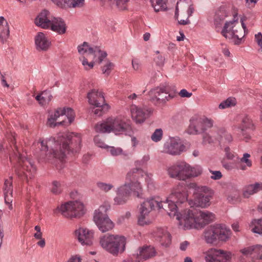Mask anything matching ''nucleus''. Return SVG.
Listing matches in <instances>:
<instances>
[{"mask_svg": "<svg viewBox=\"0 0 262 262\" xmlns=\"http://www.w3.org/2000/svg\"><path fill=\"white\" fill-rule=\"evenodd\" d=\"M165 152L171 155H179L185 150V146L178 138L171 139L164 146Z\"/></svg>", "mask_w": 262, "mask_h": 262, "instance_id": "f3484780", "label": "nucleus"}, {"mask_svg": "<svg viewBox=\"0 0 262 262\" xmlns=\"http://www.w3.org/2000/svg\"><path fill=\"white\" fill-rule=\"evenodd\" d=\"M154 60L158 66H162L164 64L165 59L160 55H157L156 57L154 58Z\"/></svg>", "mask_w": 262, "mask_h": 262, "instance_id": "4d7b16f0", "label": "nucleus"}, {"mask_svg": "<svg viewBox=\"0 0 262 262\" xmlns=\"http://www.w3.org/2000/svg\"><path fill=\"white\" fill-rule=\"evenodd\" d=\"M156 250L153 247L144 246L140 248L136 254V258L138 262H141L155 256Z\"/></svg>", "mask_w": 262, "mask_h": 262, "instance_id": "4be33fe9", "label": "nucleus"}, {"mask_svg": "<svg viewBox=\"0 0 262 262\" xmlns=\"http://www.w3.org/2000/svg\"><path fill=\"white\" fill-rule=\"evenodd\" d=\"M81 258L79 255H72L67 262H81Z\"/></svg>", "mask_w": 262, "mask_h": 262, "instance_id": "bf43d9fd", "label": "nucleus"}, {"mask_svg": "<svg viewBox=\"0 0 262 262\" xmlns=\"http://www.w3.org/2000/svg\"><path fill=\"white\" fill-rule=\"evenodd\" d=\"M35 43L36 49L38 51H46L51 45L46 35L42 32L37 33L35 37Z\"/></svg>", "mask_w": 262, "mask_h": 262, "instance_id": "bb28decb", "label": "nucleus"}, {"mask_svg": "<svg viewBox=\"0 0 262 262\" xmlns=\"http://www.w3.org/2000/svg\"><path fill=\"white\" fill-rule=\"evenodd\" d=\"M99 243L104 250L113 255L115 254V235L106 234L101 236Z\"/></svg>", "mask_w": 262, "mask_h": 262, "instance_id": "aec40b11", "label": "nucleus"}, {"mask_svg": "<svg viewBox=\"0 0 262 262\" xmlns=\"http://www.w3.org/2000/svg\"><path fill=\"white\" fill-rule=\"evenodd\" d=\"M126 243L124 236L116 235V255L121 254L125 251Z\"/></svg>", "mask_w": 262, "mask_h": 262, "instance_id": "f704fd0d", "label": "nucleus"}, {"mask_svg": "<svg viewBox=\"0 0 262 262\" xmlns=\"http://www.w3.org/2000/svg\"><path fill=\"white\" fill-rule=\"evenodd\" d=\"M238 128L243 135L246 134L247 132L254 130V125L251 118L248 115L244 116Z\"/></svg>", "mask_w": 262, "mask_h": 262, "instance_id": "c756f323", "label": "nucleus"}, {"mask_svg": "<svg viewBox=\"0 0 262 262\" xmlns=\"http://www.w3.org/2000/svg\"><path fill=\"white\" fill-rule=\"evenodd\" d=\"M132 134H131V136H130L131 137L132 144L133 146L136 147L138 144V141L135 137L132 136Z\"/></svg>", "mask_w": 262, "mask_h": 262, "instance_id": "69168bd1", "label": "nucleus"}, {"mask_svg": "<svg viewBox=\"0 0 262 262\" xmlns=\"http://www.w3.org/2000/svg\"><path fill=\"white\" fill-rule=\"evenodd\" d=\"M113 66V64L109 61H107L105 66L102 68V72L106 75H108L111 71V69Z\"/></svg>", "mask_w": 262, "mask_h": 262, "instance_id": "603ef678", "label": "nucleus"}, {"mask_svg": "<svg viewBox=\"0 0 262 262\" xmlns=\"http://www.w3.org/2000/svg\"><path fill=\"white\" fill-rule=\"evenodd\" d=\"M200 168L191 167L185 162H179L169 167L167 172L170 178L179 180L185 181L191 178L197 177L202 173Z\"/></svg>", "mask_w": 262, "mask_h": 262, "instance_id": "39448f33", "label": "nucleus"}, {"mask_svg": "<svg viewBox=\"0 0 262 262\" xmlns=\"http://www.w3.org/2000/svg\"><path fill=\"white\" fill-rule=\"evenodd\" d=\"M163 130L161 128L156 129L151 136V140L155 142L161 140L163 137Z\"/></svg>", "mask_w": 262, "mask_h": 262, "instance_id": "de8ad7c7", "label": "nucleus"}, {"mask_svg": "<svg viewBox=\"0 0 262 262\" xmlns=\"http://www.w3.org/2000/svg\"><path fill=\"white\" fill-rule=\"evenodd\" d=\"M133 133L129 120L124 116H118L116 118V135L124 134L131 136Z\"/></svg>", "mask_w": 262, "mask_h": 262, "instance_id": "dca6fc26", "label": "nucleus"}, {"mask_svg": "<svg viewBox=\"0 0 262 262\" xmlns=\"http://www.w3.org/2000/svg\"><path fill=\"white\" fill-rule=\"evenodd\" d=\"M52 96L48 93L44 92L41 94L38 95L36 96V99L41 105L45 104L47 102H49L51 99Z\"/></svg>", "mask_w": 262, "mask_h": 262, "instance_id": "79ce46f5", "label": "nucleus"}, {"mask_svg": "<svg viewBox=\"0 0 262 262\" xmlns=\"http://www.w3.org/2000/svg\"><path fill=\"white\" fill-rule=\"evenodd\" d=\"M81 137L79 134L71 133L66 135H59L57 140L55 138L47 140L40 139L41 152H45V156L40 155V159L49 160L52 157L62 159L66 152H76L81 148Z\"/></svg>", "mask_w": 262, "mask_h": 262, "instance_id": "f03ea898", "label": "nucleus"}, {"mask_svg": "<svg viewBox=\"0 0 262 262\" xmlns=\"http://www.w3.org/2000/svg\"><path fill=\"white\" fill-rule=\"evenodd\" d=\"M187 199V196L185 192L173 190L165 201H159L154 198L146 200L141 205L138 224L141 226L148 224L149 222L146 221V216L156 208H163L171 217L176 216V219L179 221V225L184 230L200 229L214 220L215 216L213 213L207 211H202L192 207L179 214L176 204L183 203Z\"/></svg>", "mask_w": 262, "mask_h": 262, "instance_id": "f257e3e1", "label": "nucleus"}, {"mask_svg": "<svg viewBox=\"0 0 262 262\" xmlns=\"http://www.w3.org/2000/svg\"><path fill=\"white\" fill-rule=\"evenodd\" d=\"M220 139H219L220 142L229 143L232 141V137L231 135L227 132L224 129H221L219 131Z\"/></svg>", "mask_w": 262, "mask_h": 262, "instance_id": "a19ab883", "label": "nucleus"}, {"mask_svg": "<svg viewBox=\"0 0 262 262\" xmlns=\"http://www.w3.org/2000/svg\"><path fill=\"white\" fill-rule=\"evenodd\" d=\"M236 99L234 98L229 97L219 104V108L220 109H225L233 106L236 104Z\"/></svg>", "mask_w": 262, "mask_h": 262, "instance_id": "37998d69", "label": "nucleus"}, {"mask_svg": "<svg viewBox=\"0 0 262 262\" xmlns=\"http://www.w3.org/2000/svg\"><path fill=\"white\" fill-rule=\"evenodd\" d=\"M203 123L204 124V126L205 128V131L211 127H212L213 125V120L210 118H208L207 117L202 118Z\"/></svg>", "mask_w": 262, "mask_h": 262, "instance_id": "3c124183", "label": "nucleus"}, {"mask_svg": "<svg viewBox=\"0 0 262 262\" xmlns=\"http://www.w3.org/2000/svg\"><path fill=\"white\" fill-rule=\"evenodd\" d=\"M227 16V13L224 10L220 9L217 10L214 16V25L216 27H220Z\"/></svg>", "mask_w": 262, "mask_h": 262, "instance_id": "4c0bfd02", "label": "nucleus"}, {"mask_svg": "<svg viewBox=\"0 0 262 262\" xmlns=\"http://www.w3.org/2000/svg\"><path fill=\"white\" fill-rule=\"evenodd\" d=\"M150 3L156 12L167 9V5L164 0H150Z\"/></svg>", "mask_w": 262, "mask_h": 262, "instance_id": "e433bc0d", "label": "nucleus"}, {"mask_svg": "<svg viewBox=\"0 0 262 262\" xmlns=\"http://www.w3.org/2000/svg\"><path fill=\"white\" fill-rule=\"evenodd\" d=\"M250 157V155L248 153H245L243 155V157L241 159L240 161L242 163H245L246 166H242L240 168L243 170L246 169V166L250 167L252 166V162L249 158Z\"/></svg>", "mask_w": 262, "mask_h": 262, "instance_id": "49530a36", "label": "nucleus"}, {"mask_svg": "<svg viewBox=\"0 0 262 262\" xmlns=\"http://www.w3.org/2000/svg\"><path fill=\"white\" fill-rule=\"evenodd\" d=\"M62 186L61 183L54 181L52 183L51 192L54 194H59L62 191Z\"/></svg>", "mask_w": 262, "mask_h": 262, "instance_id": "a18cd8bd", "label": "nucleus"}, {"mask_svg": "<svg viewBox=\"0 0 262 262\" xmlns=\"http://www.w3.org/2000/svg\"><path fill=\"white\" fill-rule=\"evenodd\" d=\"M144 178L147 184L151 181V174L139 168H135L128 172L126 176L125 184L118 188L116 197V204H121L125 202L127 197L133 192L138 198H142V188L138 182L139 178Z\"/></svg>", "mask_w": 262, "mask_h": 262, "instance_id": "7ed1b4c3", "label": "nucleus"}, {"mask_svg": "<svg viewBox=\"0 0 262 262\" xmlns=\"http://www.w3.org/2000/svg\"><path fill=\"white\" fill-rule=\"evenodd\" d=\"M115 128V119L113 117L107 118L102 123H98L95 126V129L97 133H109Z\"/></svg>", "mask_w": 262, "mask_h": 262, "instance_id": "a878e982", "label": "nucleus"}, {"mask_svg": "<svg viewBox=\"0 0 262 262\" xmlns=\"http://www.w3.org/2000/svg\"><path fill=\"white\" fill-rule=\"evenodd\" d=\"M246 16L241 18L242 28H239V34H237L238 30L237 29V19H233L227 21L222 30L221 33L226 38L232 39L234 45H239L242 42V39L245 35L246 26L244 22L246 20Z\"/></svg>", "mask_w": 262, "mask_h": 262, "instance_id": "423d86ee", "label": "nucleus"}, {"mask_svg": "<svg viewBox=\"0 0 262 262\" xmlns=\"http://www.w3.org/2000/svg\"><path fill=\"white\" fill-rule=\"evenodd\" d=\"M225 155L226 157L228 160H232L234 161V158L235 156L234 155L233 153L230 151V149L229 147H226L225 149Z\"/></svg>", "mask_w": 262, "mask_h": 262, "instance_id": "5fc2aeb1", "label": "nucleus"}, {"mask_svg": "<svg viewBox=\"0 0 262 262\" xmlns=\"http://www.w3.org/2000/svg\"><path fill=\"white\" fill-rule=\"evenodd\" d=\"M96 186L99 190L104 192H107L114 187L113 184L102 182H98L96 183Z\"/></svg>", "mask_w": 262, "mask_h": 262, "instance_id": "c03bdc74", "label": "nucleus"}, {"mask_svg": "<svg viewBox=\"0 0 262 262\" xmlns=\"http://www.w3.org/2000/svg\"><path fill=\"white\" fill-rule=\"evenodd\" d=\"M110 107L105 102L98 106H94L92 112L97 116L100 117L107 112Z\"/></svg>", "mask_w": 262, "mask_h": 262, "instance_id": "c9c22d12", "label": "nucleus"}, {"mask_svg": "<svg viewBox=\"0 0 262 262\" xmlns=\"http://www.w3.org/2000/svg\"><path fill=\"white\" fill-rule=\"evenodd\" d=\"M95 144L101 148H104L107 149V151H109L111 155L113 156L115 155V148L113 146H107L105 143L101 140L99 136L95 137L94 139Z\"/></svg>", "mask_w": 262, "mask_h": 262, "instance_id": "ea45409f", "label": "nucleus"}, {"mask_svg": "<svg viewBox=\"0 0 262 262\" xmlns=\"http://www.w3.org/2000/svg\"><path fill=\"white\" fill-rule=\"evenodd\" d=\"M260 190V184L255 183L254 184H250L246 186L243 188V195L244 198H248L251 195L257 192Z\"/></svg>", "mask_w": 262, "mask_h": 262, "instance_id": "72a5a7b5", "label": "nucleus"}, {"mask_svg": "<svg viewBox=\"0 0 262 262\" xmlns=\"http://www.w3.org/2000/svg\"><path fill=\"white\" fill-rule=\"evenodd\" d=\"M204 236L207 244H214L218 243L214 225L210 226L205 230Z\"/></svg>", "mask_w": 262, "mask_h": 262, "instance_id": "473e14b6", "label": "nucleus"}, {"mask_svg": "<svg viewBox=\"0 0 262 262\" xmlns=\"http://www.w3.org/2000/svg\"><path fill=\"white\" fill-rule=\"evenodd\" d=\"M39 241L37 243V245L40 247L41 248L45 247L46 245V241L44 238H41V239H39Z\"/></svg>", "mask_w": 262, "mask_h": 262, "instance_id": "338daca9", "label": "nucleus"}, {"mask_svg": "<svg viewBox=\"0 0 262 262\" xmlns=\"http://www.w3.org/2000/svg\"><path fill=\"white\" fill-rule=\"evenodd\" d=\"M218 243H225L229 240L231 236V231L225 225H214Z\"/></svg>", "mask_w": 262, "mask_h": 262, "instance_id": "412c9836", "label": "nucleus"}, {"mask_svg": "<svg viewBox=\"0 0 262 262\" xmlns=\"http://www.w3.org/2000/svg\"><path fill=\"white\" fill-rule=\"evenodd\" d=\"M16 151L10 157L11 161H16L17 165L16 167V172L19 177H25L27 179H31L35 171L36 167L31 161L23 157L16 147Z\"/></svg>", "mask_w": 262, "mask_h": 262, "instance_id": "0eeeda50", "label": "nucleus"}, {"mask_svg": "<svg viewBox=\"0 0 262 262\" xmlns=\"http://www.w3.org/2000/svg\"><path fill=\"white\" fill-rule=\"evenodd\" d=\"M76 238L83 246H91L94 239V232L86 228H79L75 231Z\"/></svg>", "mask_w": 262, "mask_h": 262, "instance_id": "2eb2a0df", "label": "nucleus"}, {"mask_svg": "<svg viewBox=\"0 0 262 262\" xmlns=\"http://www.w3.org/2000/svg\"><path fill=\"white\" fill-rule=\"evenodd\" d=\"M106 208L104 206H101L98 210H95L93 220L98 229L102 232H105L114 228L113 222L103 212H105Z\"/></svg>", "mask_w": 262, "mask_h": 262, "instance_id": "1a4fd4ad", "label": "nucleus"}, {"mask_svg": "<svg viewBox=\"0 0 262 262\" xmlns=\"http://www.w3.org/2000/svg\"><path fill=\"white\" fill-rule=\"evenodd\" d=\"M192 93L188 92L185 89H182L179 92V95L183 98H190L192 96Z\"/></svg>", "mask_w": 262, "mask_h": 262, "instance_id": "13d9d810", "label": "nucleus"}, {"mask_svg": "<svg viewBox=\"0 0 262 262\" xmlns=\"http://www.w3.org/2000/svg\"><path fill=\"white\" fill-rule=\"evenodd\" d=\"M128 0H116V5L120 11H124L127 9Z\"/></svg>", "mask_w": 262, "mask_h": 262, "instance_id": "8fccbe9b", "label": "nucleus"}, {"mask_svg": "<svg viewBox=\"0 0 262 262\" xmlns=\"http://www.w3.org/2000/svg\"><path fill=\"white\" fill-rule=\"evenodd\" d=\"M251 231L262 235V217L253 220L251 223Z\"/></svg>", "mask_w": 262, "mask_h": 262, "instance_id": "58836bf2", "label": "nucleus"}, {"mask_svg": "<svg viewBox=\"0 0 262 262\" xmlns=\"http://www.w3.org/2000/svg\"><path fill=\"white\" fill-rule=\"evenodd\" d=\"M64 115L67 117L69 124H71L74 121L75 113L71 108H58L55 111V118H53L52 114H50L47 120V125L50 127H55L57 125L64 124V121L59 122H55L58 118Z\"/></svg>", "mask_w": 262, "mask_h": 262, "instance_id": "9d476101", "label": "nucleus"}, {"mask_svg": "<svg viewBox=\"0 0 262 262\" xmlns=\"http://www.w3.org/2000/svg\"><path fill=\"white\" fill-rule=\"evenodd\" d=\"M152 235L156 241L161 245L167 247L171 243V235L165 229L157 228L152 232Z\"/></svg>", "mask_w": 262, "mask_h": 262, "instance_id": "6ab92c4d", "label": "nucleus"}, {"mask_svg": "<svg viewBox=\"0 0 262 262\" xmlns=\"http://www.w3.org/2000/svg\"><path fill=\"white\" fill-rule=\"evenodd\" d=\"M223 166L227 170H231L236 167V160L234 161L228 162L226 160H224L222 161Z\"/></svg>", "mask_w": 262, "mask_h": 262, "instance_id": "09e8293b", "label": "nucleus"}, {"mask_svg": "<svg viewBox=\"0 0 262 262\" xmlns=\"http://www.w3.org/2000/svg\"><path fill=\"white\" fill-rule=\"evenodd\" d=\"M132 66L135 70L138 71L140 70V65L136 59H133L132 60Z\"/></svg>", "mask_w": 262, "mask_h": 262, "instance_id": "680f3d73", "label": "nucleus"}, {"mask_svg": "<svg viewBox=\"0 0 262 262\" xmlns=\"http://www.w3.org/2000/svg\"><path fill=\"white\" fill-rule=\"evenodd\" d=\"M78 53L83 55L79 57L82 66L86 70H89L94 67L93 61L100 63L106 58L107 53L102 51L98 47H92L86 42H84L77 47Z\"/></svg>", "mask_w": 262, "mask_h": 262, "instance_id": "20e7f679", "label": "nucleus"}, {"mask_svg": "<svg viewBox=\"0 0 262 262\" xmlns=\"http://www.w3.org/2000/svg\"><path fill=\"white\" fill-rule=\"evenodd\" d=\"M190 187L194 188V204L198 207L205 208L210 205L211 196L206 193L205 187H198L195 183H191Z\"/></svg>", "mask_w": 262, "mask_h": 262, "instance_id": "f8f14e48", "label": "nucleus"}, {"mask_svg": "<svg viewBox=\"0 0 262 262\" xmlns=\"http://www.w3.org/2000/svg\"><path fill=\"white\" fill-rule=\"evenodd\" d=\"M132 118L137 123H142L149 117L151 110L145 107H141L132 104L130 107Z\"/></svg>", "mask_w": 262, "mask_h": 262, "instance_id": "4468645a", "label": "nucleus"}, {"mask_svg": "<svg viewBox=\"0 0 262 262\" xmlns=\"http://www.w3.org/2000/svg\"><path fill=\"white\" fill-rule=\"evenodd\" d=\"M193 12H194V8H193V6L192 5L189 6V7L187 10L188 17H189L190 16H191V15L193 13Z\"/></svg>", "mask_w": 262, "mask_h": 262, "instance_id": "774afa93", "label": "nucleus"}, {"mask_svg": "<svg viewBox=\"0 0 262 262\" xmlns=\"http://www.w3.org/2000/svg\"><path fill=\"white\" fill-rule=\"evenodd\" d=\"M55 4L61 8L81 7L84 0H51Z\"/></svg>", "mask_w": 262, "mask_h": 262, "instance_id": "7c9ffc66", "label": "nucleus"}, {"mask_svg": "<svg viewBox=\"0 0 262 262\" xmlns=\"http://www.w3.org/2000/svg\"><path fill=\"white\" fill-rule=\"evenodd\" d=\"M190 122L187 129L189 134L197 135L205 132L202 118H192L190 119Z\"/></svg>", "mask_w": 262, "mask_h": 262, "instance_id": "b1692460", "label": "nucleus"}, {"mask_svg": "<svg viewBox=\"0 0 262 262\" xmlns=\"http://www.w3.org/2000/svg\"><path fill=\"white\" fill-rule=\"evenodd\" d=\"M58 210L68 218L79 217L85 213L83 203L78 201H70L60 205L55 210V213Z\"/></svg>", "mask_w": 262, "mask_h": 262, "instance_id": "6e6552de", "label": "nucleus"}, {"mask_svg": "<svg viewBox=\"0 0 262 262\" xmlns=\"http://www.w3.org/2000/svg\"><path fill=\"white\" fill-rule=\"evenodd\" d=\"M210 172L212 174L211 178L213 180H220L222 177V174L220 171H213L210 170Z\"/></svg>", "mask_w": 262, "mask_h": 262, "instance_id": "6e6d98bb", "label": "nucleus"}, {"mask_svg": "<svg viewBox=\"0 0 262 262\" xmlns=\"http://www.w3.org/2000/svg\"><path fill=\"white\" fill-rule=\"evenodd\" d=\"M52 17L48 11L44 10L37 15L34 22L37 26L43 29H49Z\"/></svg>", "mask_w": 262, "mask_h": 262, "instance_id": "5701e85b", "label": "nucleus"}, {"mask_svg": "<svg viewBox=\"0 0 262 262\" xmlns=\"http://www.w3.org/2000/svg\"><path fill=\"white\" fill-rule=\"evenodd\" d=\"M222 46H223L222 52L224 55L227 57H229L230 55V52L229 51L228 49L226 48V46L223 44H222Z\"/></svg>", "mask_w": 262, "mask_h": 262, "instance_id": "e2e57ef3", "label": "nucleus"}, {"mask_svg": "<svg viewBox=\"0 0 262 262\" xmlns=\"http://www.w3.org/2000/svg\"><path fill=\"white\" fill-rule=\"evenodd\" d=\"M50 28L59 34H63L66 32L67 26L62 18L53 17Z\"/></svg>", "mask_w": 262, "mask_h": 262, "instance_id": "cd10ccee", "label": "nucleus"}, {"mask_svg": "<svg viewBox=\"0 0 262 262\" xmlns=\"http://www.w3.org/2000/svg\"><path fill=\"white\" fill-rule=\"evenodd\" d=\"M12 178H9L7 179L4 183V192L5 195V203L8 204V208L10 210H12L13 208L12 205L11 204L12 202Z\"/></svg>", "mask_w": 262, "mask_h": 262, "instance_id": "c85d7f7f", "label": "nucleus"}, {"mask_svg": "<svg viewBox=\"0 0 262 262\" xmlns=\"http://www.w3.org/2000/svg\"><path fill=\"white\" fill-rule=\"evenodd\" d=\"M206 262H231V253L211 248L205 253Z\"/></svg>", "mask_w": 262, "mask_h": 262, "instance_id": "9b49d317", "label": "nucleus"}, {"mask_svg": "<svg viewBox=\"0 0 262 262\" xmlns=\"http://www.w3.org/2000/svg\"><path fill=\"white\" fill-rule=\"evenodd\" d=\"M255 41L262 51V34L260 32L255 35Z\"/></svg>", "mask_w": 262, "mask_h": 262, "instance_id": "864d4df0", "label": "nucleus"}, {"mask_svg": "<svg viewBox=\"0 0 262 262\" xmlns=\"http://www.w3.org/2000/svg\"><path fill=\"white\" fill-rule=\"evenodd\" d=\"M189 243L188 241H184L180 244V249L182 251H185L189 246Z\"/></svg>", "mask_w": 262, "mask_h": 262, "instance_id": "052dcab7", "label": "nucleus"}, {"mask_svg": "<svg viewBox=\"0 0 262 262\" xmlns=\"http://www.w3.org/2000/svg\"><path fill=\"white\" fill-rule=\"evenodd\" d=\"M243 256L246 258L250 257L251 261L255 262V260H262V246L260 245H254L246 247L240 250Z\"/></svg>", "mask_w": 262, "mask_h": 262, "instance_id": "a211bd4d", "label": "nucleus"}, {"mask_svg": "<svg viewBox=\"0 0 262 262\" xmlns=\"http://www.w3.org/2000/svg\"><path fill=\"white\" fill-rule=\"evenodd\" d=\"M149 96L151 101L156 104L165 103L172 98L169 94L168 88L165 86H158L151 90Z\"/></svg>", "mask_w": 262, "mask_h": 262, "instance_id": "ddd939ff", "label": "nucleus"}, {"mask_svg": "<svg viewBox=\"0 0 262 262\" xmlns=\"http://www.w3.org/2000/svg\"><path fill=\"white\" fill-rule=\"evenodd\" d=\"M115 152H116V156L118 155H122H122H124L125 156H127L128 155L127 152H123V150L121 148H119V147L116 148Z\"/></svg>", "mask_w": 262, "mask_h": 262, "instance_id": "0e129e2a", "label": "nucleus"}, {"mask_svg": "<svg viewBox=\"0 0 262 262\" xmlns=\"http://www.w3.org/2000/svg\"><path fill=\"white\" fill-rule=\"evenodd\" d=\"M88 102L90 105L98 106L105 102V99L102 92L93 89L87 94Z\"/></svg>", "mask_w": 262, "mask_h": 262, "instance_id": "393cba45", "label": "nucleus"}, {"mask_svg": "<svg viewBox=\"0 0 262 262\" xmlns=\"http://www.w3.org/2000/svg\"><path fill=\"white\" fill-rule=\"evenodd\" d=\"M10 31L8 22L3 16L0 17V41L4 44L9 37Z\"/></svg>", "mask_w": 262, "mask_h": 262, "instance_id": "2f4dec72", "label": "nucleus"}]
</instances>
